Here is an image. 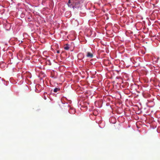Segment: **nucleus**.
<instances>
[{
  "instance_id": "f257e3e1",
  "label": "nucleus",
  "mask_w": 160,
  "mask_h": 160,
  "mask_svg": "<svg viewBox=\"0 0 160 160\" xmlns=\"http://www.w3.org/2000/svg\"><path fill=\"white\" fill-rule=\"evenodd\" d=\"M86 56L88 58H92L93 57V55L92 53L89 52H87Z\"/></svg>"
},
{
  "instance_id": "f03ea898",
  "label": "nucleus",
  "mask_w": 160,
  "mask_h": 160,
  "mask_svg": "<svg viewBox=\"0 0 160 160\" xmlns=\"http://www.w3.org/2000/svg\"><path fill=\"white\" fill-rule=\"evenodd\" d=\"M69 48V45L68 44H66L64 47V49L66 50H68Z\"/></svg>"
},
{
  "instance_id": "423d86ee",
  "label": "nucleus",
  "mask_w": 160,
  "mask_h": 160,
  "mask_svg": "<svg viewBox=\"0 0 160 160\" xmlns=\"http://www.w3.org/2000/svg\"><path fill=\"white\" fill-rule=\"evenodd\" d=\"M44 99H46V97H45V96H44Z\"/></svg>"
},
{
  "instance_id": "39448f33",
  "label": "nucleus",
  "mask_w": 160,
  "mask_h": 160,
  "mask_svg": "<svg viewBox=\"0 0 160 160\" xmlns=\"http://www.w3.org/2000/svg\"><path fill=\"white\" fill-rule=\"evenodd\" d=\"M68 3H70V0H69V1H68Z\"/></svg>"
},
{
  "instance_id": "20e7f679",
  "label": "nucleus",
  "mask_w": 160,
  "mask_h": 160,
  "mask_svg": "<svg viewBox=\"0 0 160 160\" xmlns=\"http://www.w3.org/2000/svg\"><path fill=\"white\" fill-rule=\"evenodd\" d=\"M59 52H59V51H57V53H59Z\"/></svg>"
},
{
  "instance_id": "7ed1b4c3",
  "label": "nucleus",
  "mask_w": 160,
  "mask_h": 160,
  "mask_svg": "<svg viewBox=\"0 0 160 160\" xmlns=\"http://www.w3.org/2000/svg\"><path fill=\"white\" fill-rule=\"evenodd\" d=\"M60 90L59 88H56L54 89L53 90V92H57L58 91H59Z\"/></svg>"
}]
</instances>
